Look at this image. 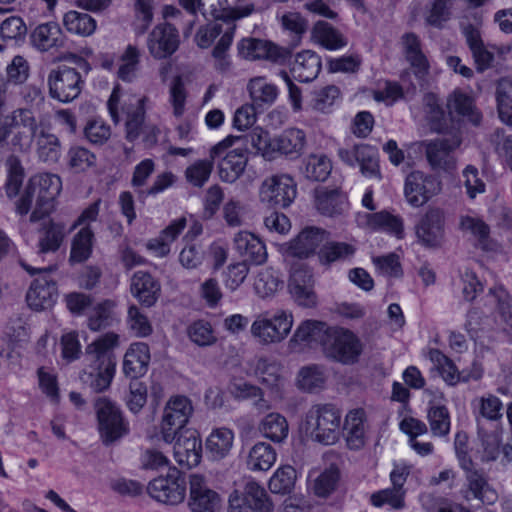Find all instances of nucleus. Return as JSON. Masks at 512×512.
Masks as SVG:
<instances>
[{
  "label": "nucleus",
  "mask_w": 512,
  "mask_h": 512,
  "mask_svg": "<svg viewBox=\"0 0 512 512\" xmlns=\"http://www.w3.org/2000/svg\"><path fill=\"white\" fill-rule=\"evenodd\" d=\"M489 142L512 171V135H507L504 129L497 128L489 135Z\"/></svg>",
  "instance_id": "nucleus-64"
},
{
  "label": "nucleus",
  "mask_w": 512,
  "mask_h": 512,
  "mask_svg": "<svg viewBox=\"0 0 512 512\" xmlns=\"http://www.w3.org/2000/svg\"><path fill=\"white\" fill-rule=\"evenodd\" d=\"M487 297L496 303V310L502 321L512 330V297L501 285L491 287Z\"/></svg>",
  "instance_id": "nucleus-61"
},
{
  "label": "nucleus",
  "mask_w": 512,
  "mask_h": 512,
  "mask_svg": "<svg viewBox=\"0 0 512 512\" xmlns=\"http://www.w3.org/2000/svg\"><path fill=\"white\" fill-rule=\"evenodd\" d=\"M441 190V183L432 175L413 171L406 177L404 194L413 207L423 206Z\"/></svg>",
  "instance_id": "nucleus-14"
},
{
  "label": "nucleus",
  "mask_w": 512,
  "mask_h": 512,
  "mask_svg": "<svg viewBox=\"0 0 512 512\" xmlns=\"http://www.w3.org/2000/svg\"><path fill=\"white\" fill-rule=\"evenodd\" d=\"M145 101V97H130L128 102L121 104V110L126 115V139L130 142L135 141L142 131L145 120Z\"/></svg>",
  "instance_id": "nucleus-30"
},
{
  "label": "nucleus",
  "mask_w": 512,
  "mask_h": 512,
  "mask_svg": "<svg viewBox=\"0 0 512 512\" xmlns=\"http://www.w3.org/2000/svg\"><path fill=\"white\" fill-rule=\"evenodd\" d=\"M251 104L259 110H264L274 104L278 96L277 87L263 77L251 79L247 85Z\"/></svg>",
  "instance_id": "nucleus-37"
},
{
  "label": "nucleus",
  "mask_w": 512,
  "mask_h": 512,
  "mask_svg": "<svg viewBox=\"0 0 512 512\" xmlns=\"http://www.w3.org/2000/svg\"><path fill=\"white\" fill-rule=\"evenodd\" d=\"M326 377L321 366L312 364L301 368L298 374L299 388L306 392H314L324 387Z\"/></svg>",
  "instance_id": "nucleus-59"
},
{
  "label": "nucleus",
  "mask_w": 512,
  "mask_h": 512,
  "mask_svg": "<svg viewBox=\"0 0 512 512\" xmlns=\"http://www.w3.org/2000/svg\"><path fill=\"white\" fill-rule=\"evenodd\" d=\"M189 484L190 498L188 505L192 512H219L221 510V497L207 486L203 476L191 474Z\"/></svg>",
  "instance_id": "nucleus-18"
},
{
  "label": "nucleus",
  "mask_w": 512,
  "mask_h": 512,
  "mask_svg": "<svg viewBox=\"0 0 512 512\" xmlns=\"http://www.w3.org/2000/svg\"><path fill=\"white\" fill-rule=\"evenodd\" d=\"M237 137L239 139L235 140L233 145L235 143L245 142L246 144H250L251 147L255 149V152L262 155L265 159H274L273 139H271L269 133L262 128L256 127L248 135Z\"/></svg>",
  "instance_id": "nucleus-52"
},
{
  "label": "nucleus",
  "mask_w": 512,
  "mask_h": 512,
  "mask_svg": "<svg viewBox=\"0 0 512 512\" xmlns=\"http://www.w3.org/2000/svg\"><path fill=\"white\" fill-rule=\"evenodd\" d=\"M149 495L155 500L169 505L181 503L186 495V480L181 473L173 469L166 477L153 479L148 487Z\"/></svg>",
  "instance_id": "nucleus-12"
},
{
  "label": "nucleus",
  "mask_w": 512,
  "mask_h": 512,
  "mask_svg": "<svg viewBox=\"0 0 512 512\" xmlns=\"http://www.w3.org/2000/svg\"><path fill=\"white\" fill-rule=\"evenodd\" d=\"M313 35L322 46L329 50H336L347 44L344 37L325 21H318L315 24Z\"/></svg>",
  "instance_id": "nucleus-58"
},
{
  "label": "nucleus",
  "mask_w": 512,
  "mask_h": 512,
  "mask_svg": "<svg viewBox=\"0 0 512 512\" xmlns=\"http://www.w3.org/2000/svg\"><path fill=\"white\" fill-rule=\"evenodd\" d=\"M228 0H199V9L204 17L219 19H240L256 11L254 4H246L229 10Z\"/></svg>",
  "instance_id": "nucleus-28"
},
{
  "label": "nucleus",
  "mask_w": 512,
  "mask_h": 512,
  "mask_svg": "<svg viewBox=\"0 0 512 512\" xmlns=\"http://www.w3.org/2000/svg\"><path fill=\"white\" fill-rule=\"evenodd\" d=\"M304 145V132L299 129H288L273 138L274 158L277 154H283L292 158L297 157L302 152Z\"/></svg>",
  "instance_id": "nucleus-38"
},
{
  "label": "nucleus",
  "mask_w": 512,
  "mask_h": 512,
  "mask_svg": "<svg viewBox=\"0 0 512 512\" xmlns=\"http://www.w3.org/2000/svg\"><path fill=\"white\" fill-rule=\"evenodd\" d=\"M122 64L118 69V77L131 82L137 74L140 63V50L134 45H128L121 56Z\"/></svg>",
  "instance_id": "nucleus-63"
},
{
  "label": "nucleus",
  "mask_w": 512,
  "mask_h": 512,
  "mask_svg": "<svg viewBox=\"0 0 512 512\" xmlns=\"http://www.w3.org/2000/svg\"><path fill=\"white\" fill-rule=\"evenodd\" d=\"M201 452V440L194 434L188 437H179L174 445V458L182 467L197 466L201 460Z\"/></svg>",
  "instance_id": "nucleus-35"
},
{
  "label": "nucleus",
  "mask_w": 512,
  "mask_h": 512,
  "mask_svg": "<svg viewBox=\"0 0 512 512\" xmlns=\"http://www.w3.org/2000/svg\"><path fill=\"white\" fill-rule=\"evenodd\" d=\"M331 328L321 321L311 319L303 321L288 342L290 352L300 353L305 347L315 345H320L323 348Z\"/></svg>",
  "instance_id": "nucleus-17"
},
{
  "label": "nucleus",
  "mask_w": 512,
  "mask_h": 512,
  "mask_svg": "<svg viewBox=\"0 0 512 512\" xmlns=\"http://www.w3.org/2000/svg\"><path fill=\"white\" fill-rule=\"evenodd\" d=\"M297 194L296 183L287 174L265 179L260 188V199L271 207H288Z\"/></svg>",
  "instance_id": "nucleus-10"
},
{
  "label": "nucleus",
  "mask_w": 512,
  "mask_h": 512,
  "mask_svg": "<svg viewBox=\"0 0 512 512\" xmlns=\"http://www.w3.org/2000/svg\"><path fill=\"white\" fill-rule=\"evenodd\" d=\"M65 237V227L62 224L51 222L43 231L42 236L38 241V253L45 254L49 252H56Z\"/></svg>",
  "instance_id": "nucleus-57"
},
{
  "label": "nucleus",
  "mask_w": 512,
  "mask_h": 512,
  "mask_svg": "<svg viewBox=\"0 0 512 512\" xmlns=\"http://www.w3.org/2000/svg\"><path fill=\"white\" fill-rule=\"evenodd\" d=\"M186 226V219L179 218L174 220L168 227H166L159 237L151 239L147 247L153 251L157 256L164 257L170 252V243L173 242L177 236L182 232Z\"/></svg>",
  "instance_id": "nucleus-46"
},
{
  "label": "nucleus",
  "mask_w": 512,
  "mask_h": 512,
  "mask_svg": "<svg viewBox=\"0 0 512 512\" xmlns=\"http://www.w3.org/2000/svg\"><path fill=\"white\" fill-rule=\"evenodd\" d=\"M338 156L343 163L350 167H360L361 173L366 177L380 179L377 151L370 145L358 144L351 147L339 148Z\"/></svg>",
  "instance_id": "nucleus-15"
},
{
  "label": "nucleus",
  "mask_w": 512,
  "mask_h": 512,
  "mask_svg": "<svg viewBox=\"0 0 512 512\" xmlns=\"http://www.w3.org/2000/svg\"><path fill=\"white\" fill-rule=\"evenodd\" d=\"M239 54L246 59H266L278 62L285 58L284 51L270 41L248 38L238 43Z\"/></svg>",
  "instance_id": "nucleus-26"
},
{
  "label": "nucleus",
  "mask_w": 512,
  "mask_h": 512,
  "mask_svg": "<svg viewBox=\"0 0 512 512\" xmlns=\"http://www.w3.org/2000/svg\"><path fill=\"white\" fill-rule=\"evenodd\" d=\"M321 70L320 57L311 50H304L296 54L290 63V72L293 78L299 82L314 80Z\"/></svg>",
  "instance_id": "nucleus-32"
},
{
  "label": "nucleus",
  "mask_w": 512,
  "mask_h": 512,
  "mask_svg": "<svg viewBox=\"0 0 512 512\" xmlns=\"http://www.w3.org/2000/svg\"><path fill=\"white\" fill-rule=\"evenodd\" d=\"M313 271L305 264H295L291 268L288 281L289 293L297 305L313 308L317 305V294L314 290Z\"/></svg>",
  "instance_id": "nucleus-9"
},
{
  "label": "nucleus",
  "mask_w": 512,
  "mask_h": 512,
  "mask_svg": "<svg viewBox=\"0 0 512 512\" xmlns=\"http://www.w3.org/2000/svg\"><path fill=\"white\" fill-rule=\"evenodd\" d=\"M296 470L290 466L278 468L269 481V489L275 494L290 493L295 485Z\"/></svg>",
  "instance_id": "nucleus-62"
},
{
  "label": "nucleus",
  "mask_w": 512,
  "mask_h": 512,
  "mask_svg": "<svg viewBox=\"0 0 512 512\" xmlns=\"http://www.w3.org/2000/svg\"><path fill=\"white\" fill-rule=\"evenodd\" d=\"M94 407L100 439L105 446L114 444L129 433V422L115 402L106 397H99Z\"/></svg>",
  "instance_id": "nucleus-4"
},
{
  "label": "nucleus",
  "mask_w": 512,
  "mask_h": 512,
  "mask_svg": "<svg viewBox=\"0 0 512 512\" xmlns=\"http://www.w3.org/2000/svg\"><path fill=\"white\" fill-rule=\"evenodd\" d=\"M361 224L371 230H383L400 236L403 232L402 220L387 211L365 213L360 216Z\"/></svg>",
  "instance_id": "nucleus-41"
},
{
  "label": "nucleus",
  "mask_w": 512,
  "mask_h": 512,
  "mask_svg": "<svg viewBox=\"0 0 512 512\" xmlns=\"http://www.w3.org/2000/svg\"><path fill=\"white\" fill-rule=\"evenodd\" d=\"M282 367L275 360L260 358L255 365V375L259 381L271 389H278L283 383Z\"/></svg>",
  "instance_id": "nucleus-51"
},
{
  "label": "nucleus",
  "mask_w": 512,
  "mask_h": 512,
  "mask_svg": "<svg viewBox=\"0 0 512 512\" xmlns=\"http://www.w3.org/2000/svg\"><path fill=\"white\" fill-rule=\"evenodd\" d=\"M4 107V101L0 100V147L9 143L13 151H29L39 128L34 113L27 108L5 113Z\"/></svg>",
  "instance_id": "nucleus-2"
},
{
  "label": "nucleus",
  "mask_w": 512,
  "mask_h": 512,
  "mask_svg": "<svg viewBox=\"0 0 512 512\" xmlns=\"http://www.w3.org/2000/svg\"><path fill=\"white\" fill-rule=\"evenodd\" d=\"M56 282L46 275L33 280L27 294L26 301L30 308L40 311L50 308L57 299Z\"/></svg>",
  "instance_id": "nucleus-24"
},
{
  "label": "nucleus",
  "mask_w": 512,
  "mask_h": 512,
  "mask_svg": "<svg viewBox=\"0 0 512 512\" xmlns=\"http://www.w3.org/2000/svg\"><path fill=\"white\" fill-rule=\"evenodd\" d=\"M33 45L40 51H48L52 48L64 45L63 32L56 22H48L38 25L31 34Z\"/></svg>",
  "instance_id": "nucleus-36"
},
{
  "label": "nucleus",
  "mask_w": 512,
  "mask_h": 512,
  "mask_svg": "<svg viewBox=\"0 0 512 512\" xmlns=\"http://www.w3.org/2000/svg\"><path fill=\"white\" fill-rule=\"evenodd\" d=\"M332 170L330 159L324 154H312L304 160L303 174L312 181H325Z\"/></svg>",
  "instance_id": "nucleus-55"
},
{
  "label": "nucleus",
  "mask_w": 512,
  "mask_h": 512,
  "mask_svg": "<svg viewBox=\"0 0 512 512\" xmlns=\"http://www.w3.org/2000/svg\"><path fill=\"white\" fill-rule=\"evenodd\" d=\"M243 499L253 512H272L273 504L266 490L254 481L246 483Z\"/></svg>",
  "instance_id": "nucleus-54"
},
{
  "label": "nucleus",
  "mask_w": 512,
  "mask_h": 512,
  "mask_svg": "<svg viewBox=\"0 0 512 512\" xmlns=\"http://www.w3.org/2000/svg\"><path fill=\"white\" fill-rule=\"evenodd\" d=\"M356 249L345 242H328L320 249L318 257L321 264L330 265L334 262L350 259Z\"/></svg>",
  "instance_id": "nucleus-56"
},
{
  "label": "nucleus",
  "mask_w": 512,
  "mask_h": 512,
  "mask_svg": "<svg viewBox=\"0 0 512 512\" xmlns=\"http://www.w3.org/2000/svg\"><path fill=\"white\" fill-rule=\"evenodd\" d=\"M233 248L247 264L261 265L267 259L265 244L253 233L239 231L233 239Z\"/></svg>",
  "instance_id": "nucleus-22"
},
{
  "label": "nucleus",
  "mask_w": 512,
  "mask_h": 512,
  "mask_svg": "<svg viewBox=\"0 0 512 512\" xmlns=\"http://www.w3.org/2000/svg\"><path fill=\"white\" fill-rule=\"evenodd\" d=\"M447 107L451 116L457 115L475 126L481 123L482 115L476 108L474 99L460 90L449 95Z\"/></svg>",
  "instance_id": "nucleus-33"
},
{
  "label": "nucleus",
  "mask_w": 512,
  "mask_h": 512,
  "mask_svg": "<svg viewBox=\"0 0 512 512\" xmlns=\"http://www.w3.org/2000/svg\"><path fill=\"white\" fill-rule=\"evenodd\" d=\"M94 233L90 227H82L73 237L69 255L71 264L87 261L93 248Z\"/></svg>",
  "instance_id": "nucleus-44"
},
{
  "label": "nucleus",
  "mask_w": 512,
  "mask_h": 512,
  "mask_svg": "<svg viewBox=\"0 0 512 512\" xmlns=\"http://www.w3.org/2000/svg\"><path fill=\"white\" fill-rule=\"evenodd\" d=\"M229 389L231 394L237 399H253L255 408L260 412H265L271 407L258 386L245 381H235L230 385Z\"/></svg>",
  "instance_id": "nucleus-53"
},
{
  "label": "nucleus",
  "mask_w": 512,
  "mask_h": 512,
  "mask_svg": "<svg viewBox=\"0 0 512 512\" xmlns=\"http://www.w3.org/2000/svg\"><path fill=\"white\" fill-rule=\"evenodd\" d=\"M465 485L461 490L462 496L466 501L477 499L483 504H493L498 495L495 489L489 484L485 473L474 466L465 469Z\"/></svg>",
  "instance_id": "nucleus-20"
},
{
  "label": "nucleus",
  "mask_w": 512,
  "mask_h": 512,
  "mask_svg": "<svg viewBox=\"0 0 512 512\" xmlns=\"http://www.w3.org/2000/svg\"><path fill=\"white\" fill-rule=\"evenodd\" d=\"M149 362V346L144 342L132 343L124 355L123 372L136 380L147 372Z\"/></svg>",
  "instance_id": "nucleus-27"
},
{
  "label": "nucleus",
  "mask_w": 512,
  "mask_h": 512,
  "mask_svg": "<svg viewBox=\"0 0 512 512\" xmlns=\"http://www.w3.org/2000/svg\"><path fill=\"white\" fill-rule=\"evenodd\" d=\"M220 158L218 163L220 179L228 183L235 182L245 170L248 160L247 150L241 147L230 151L226 149Z\"/></svg>",
  "instance_id": "nucleus-29"
},
{
  "label": "nucleus",
  "mask_w": 512,
  "mask_h": 512,
  "mask_svg": "<svg viewBox=\"0 0 512 512\" xmlns=\"http://www.w3.org/2000/svg\"><path fill=\"white\" fill-rule=\"evenodd\" d=\"M63 25L69 33L80 37H89L97 29V21L91 15L75 10L64 14Z\"/></svg>",
  "instance_id": "nucleus-40"
},
{
  "label": "nucleus",
  "mask_w": 512,
  "mask_h": 512,
  "mask_svg": "<svg viewBox=\"0 0 512 512\" xmlns=\"http://www.w3.org/2000/svg\"><path fill=\"white\" fill-rule=\"evenodd\" d=\"M61 191V179L59 176L50 173H42L33 176L20 199L16 202V212L26 215L33 202L35 194L56 197Z\"/></svg>",
  "instance_id": "nucleus-13"
},
{
  "label": "nucleus",
  "mask_w": 512,
  "mask_h": 512,
  "mask_svg": "<svg viewBox=\"0 0 512 512\" xmlns=\"http://www.w3.org/2000/svg\"><path fill=\"white\" fill-rule=\"evenodd\" d=\"M276 461V452L265 442L256 443L249 451L247 467L252 471H267Z\"/></svg>",
  "instance_id": "nucleus-49"
},
{
  "label": "nucleus",
  "mask_w": 512,
  "mask_h": 512,
  "mask_svg": "<svg viewBox=\"0 0 512 512\" xmlns=\"http://www.w3.org/2000/svg\"><path fill=\"white\" fill-rule=\"evenodd\" d=\"M418 241L426 247L440 245L444 235V214L438 208H429L415 226Z\"/></svg>",
  "instance_id": "nucleus-21"
},
{
  "label": "nucleus",
  "mask_w": 512,
  "mask_h": 512,
  "mask_svg": "<svg viewBox=\"0 0 512 512\" xmlns=\"http://www.w3.org/2000/svg\"><path fill=\"white\" fill-rule=\"evenodd\" d=\"M323 353L343 364H353L361 354L359 339L349 330L332 327L323 346Z\"/></svg>",
  "instance_id": "nucleus-7"
},
{
  "label": "nucleus",
  "mask_w": 512,
  "mask_h": 512,
  "mask_svg": "<svg viewBox=\"0 0 512 512\" xmlns=\"http://www.w3.org/2000/svg\"><path fill=\"white\" fill-rule=\"evenodd\" d=\"M487 297L496 303V310L502 321L512 330V297L501 285L491 287Z\"/></svg>",
  "instance_id": "nucleus-60"
},
{
  "label": "nucleus",
  "mask_w": 512,
  "mask_h": 512,
  "mask_svg": "<svg viewBox=\"0 0 512 512\" xmlns=\"http://www.w3.org/2000/svg\"><path fill=\"white\" fill-rule=\"evenodd\" d=\"M427 420L431 433L437 437H443L450 431V414L445 405L429 401L427 409Z\"/></svg>",
  "instance_id": "nucleus-50"
},
{
  "label": "nucleus",
  "mask_w": 512,
  "mask_h": 512,
  "mask_svg": "<svg viewBox=\"0 0 512 512\" xmlns=\"http://www.w3.org/2000/svg\"><path fill=\"white\" fill-rule=\"evenodd\" d=\"M239 139L233 135L227 136L225 139L214 145L210 149V159L197 160L185 170L186 180L194 187H202L209 180L213 170L214 161L222 156L226 149L233 146V142Z\"/></svg>",
  "instance_id": "nucleus-19"
},
{
  "label": "nucleus",
  "mask_w": 512,
  "mask_h": 512,
  "mask_svg": "<svg viewBox=\"0 0 512 512\" xmlns=\"http://www.w3.org/2000/svg\"><path fill=\"white\" fill-rule=\"evenodd\" d=\"M292 326L293 316L290 312H264L252 323L251 334L262 344L279 343L288 336Z\"/></svg>",
  "instance_id": "nucleus-5"
},
{
  "label": "nucleus",
  "mask_w": 512,
  "mask_h": 512,
  "mask_svg": "<svg viewBox=\"0 0 512 512\" xmlns=\"http://www.w3.org/2000/svg\"><path fill=\"white\" fill-rule=\"evenodd\" d=\"M259 431L265 438L275 443H280L287 438L289 426L283 415L272 412L261 420Z\"/></svg>",
  "instance_id": "nucleus-48"
},
{
  "label": "nucleus",
  "mask_w": 512,
  "mask_h": 512,
  "mask_svg": "<svg viewBox=\"0 0 512 512\" xmlns=\"http://www.w3.org/2000/svg\"><path fill=\"white\" fill-rule=\"evenodd\" d=\"M193 413L192 402L183 395L172 396L166 403L160 432L166 443H172L178 433L186 426Z\"/></svg>",
  "instance_id": "nucleus-6"
},
{
  "label": "nucleus",
  "mask_w": 512,
  "mask_h": 512,
  "mask_svg": "<svg viewBox=\"0 0 512 512\" xmlns=\"http://www.w3.org/2000/svg\"><path fill=\"white\" fill-rule=\"evenodd\" d=\"M228 27L220 37L216 46L212 50L214 58L215 69L224 74L231 70L232 62L228 54V50L232 44L233 36L236 26L230 22L227 23Z\"/></svg>",
  "instance_id": "nucleus-45"
},
{
  "label": "nucleus",
  "mask_w": 512,
  "mask_h": 512,
  "mask_svg": "<svg viewBox=\"0 0 512 512\" xmlns=\"http://www.w3.org/2000/svg\"><path fill=\"white\" fill-rule=\"evenodd\" d=\"M47 83L51 98L68 103L79 96L84 82L77 69L60 65L50 71Z\"/></svg>",
  "instance_id": "nucleus-8"
},
{
  "label": "nucleus",
  "mask_w": 512,
  "mask_h": 512,
  "mask_svg": "<svg viewBox=\"0 0 512 512\" xmlns=\"http://www.w3.org/2000/svg\"><path fill=\"white\" fill-rule=\"evenodd\" d=\"M365 411L361 408L350 411L345 418L344 431L347 445L351 449H359L364 445Z\"/></svg>",
  "instance_id": "nucleus-39"
},
{
  "label": "nucleus",
  "mask_w": 512,
  "mask_h": 512,
  "mask_svg": "<svg viewBox=\"0 0 512 512\" xmlns=\"http://www.w3.org/2000/svg\"><path fill=\"white\" fill-rule=\"evenodd\" d=\"M326 239L327 232L324 229L314 226L305 227L289 242L287 253L294 257L307 258L314 254Z\"/></svg>",
  "instance_id": "nucleus-23"
},
{
  "label": "nucleus",
  "mask_w": 512,
  "mask_h": 512,
  "mask_svg": "<svg viewBox=\"0 0 512 512\" xmlns=\"http://www.w3.org/2000/svg\"><path fill=\"white\" fill-rule=\"evenodd\" d=\"M179 45V31L168 22L155 25L149 32L146 40L148 52L156 60L171 57L178 50Z\"/></svg>",
  "instance_id": "nucleus-11"
},
{
  "label": "nucleus",
  "mask_w": 512,
  "mask_h": 512,
  "mask_svg": "<svg viewBox=\"0 0 512 512\" xmlns=\"http://www.w3.org/2000/svg\"><path fill=\"white\" fill-rule=\"evenodd\" d=\"M36 132H38V130ZM35 138L38 158L45 163H57L62 154V146L59 138L55 134L44 130H41L40 133H36Z\"/></svg>",
  "instance_id": "nucleus-42"
},
{
  "label": "nucleus",
  "mask_w": 512,
  "mask_h": 512,
  "mask_svg": "<svg viewBox=\"0 0 512 512\" xmlns=\"http://www.w3.org/2000/svg\"><path fill=\"white\" fill-rule=\"evenodd\" d=\"M341 411L333 404H316L305 415V432L314 442L335 444L341 434Z\"/></svg>",
  "instance_id": "nucleus-3"
},
{
  "label": "nucleus",
  "mask_w": 512,
  "mask_h": 512,
  "mask_svg": "<svg viewBox=\"0 0 512 512\" xmlns=\"http://www.w3.org/2000/svg\"><path fill=\"white\" fill-rule=\"evenodd\" d=\"M462 139L458 132L453 133L450 138H442L429 141L425 144L426 158L435 170L450 171L455 168V157L453 155L461 145Z\"/></svg>",
  "instance_id": "nucleus-16"
},
{
  "label": "nucleus",
  "mask_w": 512,
  "mask_h": 512,
  "mask_svg": "<svg viewBox=\"0 0 512 512\" xmlns=\"http://www.w3.org/2000/svg\"><path fill=\"white\" fill-rule=\"evenodd\" d=\"M118 343V336L107 333L85 349V367L81 373V380L94 392L107 390L113 380L116 368V358L113 352Z\"/></svg>",
  "instance_id": "nucleus-1"
},
{
  "label": "nucleus",
  "mask_w": 512,
  "mask_h": 512,
  "mask_svg": "<svg viewBox=\"0 0 512 512\" xmlns=\"http://www.w3.org/2000/svg\"><path fill=\"white\" fill-rule=\"evenodd\" d=\"M315 206L322 215L334 217L348 210V201L339 189L321 188L316 190Z\"/></svg>",
  "instance_id": "nucleus-31"
},
{
  "label": "nucleus",
  "mask_w": 512,
  "mask_h": 512,
  "mask_svg": "<svg viewBox=\"0 0 512 512\" xmlns=\"http://www.w3.org/2000/svg\"><path fill=\"white\" fill-rule=\"evenodd\" d=\"M234 433L228 428H218L206 439V449L213 460L225 458L232 449Z\"/></svg>",
  "instance_id": "nucleus-43"
},
{
  "label": "nucleus",
  "mask_w": 512,
  "mask_h": 512,
  "mask_svg": "<svg viewBox=\"0 0 512 512\" xmlns=\"http://www.w3.org/2000/svg\"><path fill=\"white\" fill-rule=\"evenodd\" d=\"M130 291L142 306L149 308L157 302L161 285L151 274L137 271L131 278Z\"/></svg>",
  "instance_id": "nucleus-25"
},
{
  "label": "nucleus",
  "mask_w": 512,
  "mask_h": 512,
  "mask_svg": "<svg viewBox=\"0 0 512 512\" xmlns=\"http://www.w3.org/2000/svg\"><path fill=\"white\" fill-rule=\"evenodd\" d=\"M401 45L406 60L415 69V73L419 77H424L429 71V63L422 51V44L419 37L408 32L402 35Z\"/></svg>",
  "instance_id": "nucleus-34"
},
{
  "label": "nucleus",
  "mask_w": 512,
  "mask_h": 512,
  "mask_svg": "<svg viewBox=\"0 0 512 512\" xmlns=\"http://www.w3.org/2000/svg\"><path fill=\"white\" fill-rule=\"evenodd\" d=\"M478 437L481 441L483 448L482 461L492 462L497 460L500 454V445L502 440V431L498 424L494 425L491 431L483 427L481 421L478 419Z\"/></svg>",
  "instance_id": "nucleus-47"
}]
</instances>
